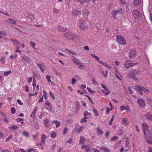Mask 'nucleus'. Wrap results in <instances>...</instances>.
I'll use <instances>...</instances> for the list:
<instances>
[{"instance_id": "obj_1", "label": "nucleus", "mask_w": 152, "mask_h": 152, "mask_svg": "<svg viewBox=\"0 0 152 152\" xmlns=\"http://www.w3.org/2000/svg\"><path fill=\"white\" fill-rule=\"evenodd\" d=\"M88 20H82L79 21V27L81 31H85L88 28V24L87 23Z\"/></svg>"}, {"instance_id": "obj_2", "label": "nucleus", "mask_w": 152, "mask_h": 152, "mask_svg": "<svg viewBox=\"0 0 152 152\" xmlns=\"http://www.w3.org/2000/svg\"><path fill=\"white\" fill-rule=\"evenodd\" d=\"M134 89L137 91L138 93L141 95H142L144 93L147 94L149 92V90L143 87H141L138 86H134Z\"/></svg>"}, {"instance_id": "obj_3", "label": "nucleus", "mask_w": 152, "mask_h": 152, "mask_svg": "<svg viewBox=\"0 0 152 152\" xmlns=\"http://www.w3.org/2000/svg\"><path fill=\"white\" fill-rule=\"evenodd\" d=\"M122 14V11L121 8L118 9V10H114L111 13V15L114 19H117V16Z\"/></svg>"}, {"instance_id": "obj_4", "label": "nucleus", "mask_w": 152, "mask_h": 152, "mask_svg": "<svg viewBox=\"0 0 152 152\" xmlns=\"http://www.w3.org/2000/svg\"><path fill=\"white\" fill-rule=\"evenodd\" d=\"M63 35L69 39H72L76 37L75 35L74 34L70 32H66Z\"/></svg>"}, {"instance_id": "obj_5", "label": "nucleus", "mask_w": 152, "mask_h": 152, "mask_svg": "<svg viewBox=\"0 0 152 152\" xmlns=\"http://www.w3.org/2000/svg\"><path fill=\"white\" fill-rule=\"evenodd\" d=\"M137 103L141 108H144L146 104L144 100L141 98H138L137 101Z\"/></svg>"}, {"instance_id": "obj_6", "label": "nucleus", "mask_w": 152, "mask_h": 152, "mask_svg": "<svg viewBox=\"0 0 152 152\" xmlns=\"http://www.w3.org/2000/svg\"><path fill=\"white\" fill-rule=\"evenodd\" d=\"M117 40L120 44L125 45L126 43V41L122 36L117 35L116 37Z\"/></svg>"}, {"instance_id": "obj_7", "label": "nucleus", "mask_w": 152, "mask_h": 152, "mask_svg": "<svg viewBox=\"0 0 152 152\" xmlns=\"http://www.w3.org/2000/svg\"><path fill=\"white\" fill-rule=\"evenodd\" d=\"M142 126L143 128V130L144 134L149 133L150 132V131L148 130V126L145 122H143L142 124Z\"/></svg>"}, {"instance_id": "obj_8", "label": "nucleus", "mask_w": 152, "mask_h": 152, "mask_svg": "<svg viewBox=\"0 0 152 152\" xmlns=\"http://www.w3.org/2000/svg\"><path fill=\"white\" fill-rule=\"evenodd\" d=\"M150 132L149 133L145 134H144L145 139L147 142L149 144L152 143V136L149 135Z\"/></svg>"}, {"instance_id": "obj_9", "label": "nucleus", "mask_w": 152, "mask_h": 152, "mask_svg": "<svg viewBox=\"0 0 152 152\" xmlns=\"http://www.w3.org/2000/svg\"><path fill=\"white\" fill-rule=\"evenodd\" d=\"M131 61L128 60L126 61L125 62L124 64V67L127 69H128L130 67H132L134 65L137 64V63H131Z\"/></svg>"}, {"instance_id": "obj_10", "label": "nucleus", "mask_w": 152, "mask_h": 152, "mask_svg": "<svg viewBox=\"0 0 152 152\" xmlns=\"http://www.w3.org/2000/svg\"><path fill=\"white\" fill-rule=\"evenodd\" d=\"M136 54V50L135 49L132 50L129 53V56L130 58H133Z\"/></svg>"}, {"instance_id": "obj_11", "label": "nucleus", "mask_w": 152, "mask_h": 152, "mask_svg": "<svg viewBox=\"0 0 152 152\" xmlns=\"http://www.w3.org/2000/svg\"><path fill=\"white\" fill-rule=\"evenodd\" d=\"M90 14V12L87 10H84L82 11V14L83 17L86 18H88Z\"/></svg>"}, {"instance_id": "obj_12", "label": "nucleus", "mask_w": 152, "mask_h": 152, "mask_svg": "<svg viewBox=\"0 0 152 152\" xmlns=\"http://www.w3.org/2000/svg\"><path fill=\"white\" fill-rule=\"evenodd\" d=\"M133 12L135 18H137V17L139 18L141 17V14L138 11L134 10H133Z\"/></svg>"}, {"instance_id": "obj_13", "label": "nucleus", "mask_w": 152, "mask_h": 152, "mask_svg": "<svg viewBox=\"0 0 152 152\" xmlns=\"http://www.w3.org/2000/svg\"><path fill=\"white\" fill-rule=\"evenodd\" d=\"M72 15L75 16L79 15L81 14V12L77 10H72Z\"/></svg>"}, {"instance_id": "obj_14", "label": "nucleus", "mask_w": 152, "mask_h": 152, "mask_svg": "<svg viewBox=\"0 0 152 152\" xmlns=\"http://www.w3.org/2000/svg\"><path fill=\"white\" fill-rule=\"evenodd\" d=\"M99 63L109 69H110L111 68L112 66H109L107 63L104 62L102 61H99Z\"/></svg>"}, {"instance_id": "obj_15", "label": "nucleus", "mask_w": 152, "mask_h": 152, "mask_svg": "<svg viewBox=\"0 0 152 152\" xmlns=\"http://www.w3.org/2000/svg\"><path fill=\"white\" fill-rule=\"evenodd\" d=\"M100 149L105 152H111L110 150L106 147L103 145L100 148Z\"/></svg>"}, {"instance_id": "obj_16", "label": "nucleus", "mask_w": 152, "mask_h": 152, "mask_svg": "<svg viewBox=\"0 0 152 152\" xmlns=\"http://www.w3.org/2000/svg\"><path fill=\"white\" fill-rule=\"evenodd\" d=\"M73 58L72 59V61L75 64L77 65H79L80 64V62L79 60L77 58L72 56Z\"/></svg>"}, {"instance_id": "obj_17", "label": "nucleus", "mask_w": 152, "mask_h": 152, "mask_svg": "<svg viewBox=\"0 0 152 152\" xmlns=\"http://www.w3.org/2000/svg\"><path fill=\"white\" fill-rule=\"evenodd\" d=\"M27 18H28L30 19L31 21H32L34 19V15L33 13H28L27 15Z\"/></svg>"}, {"instance_id": "obj_18", "label": "nucleus", "mask_w": 152, "mask_h": 152, "mask_svg": "<svg viewBox=\"0 0 152 152\" xmlns=\"http://www.w3.org/2000/svg\"><path fill=\"white\" fill-rule=\"evenodd\" d=\"M130 72H131V74H133L134 75H135L138 74L140 73V70L136 69L131 70Z\"/></svg>"}, {"instance_id": "obj_19", "label": "nucleus", "mask_w": 152, "mask_h": 152, "mask_svg": "<svg viewBox=\"0 0 152 152\" xmlns=\"http://www.w3.org/2000/svg\"><path fill=\"white\" fill-rule=\"evenodd\" d=\"M96 132L97 135L99 136L102 135L103 133L102 131L99 128L96 129Z\"/></svg>"}, {"instance_id": "obj_20", "label": "nucleus", "mask_w": 152, "mask_h": 152, "mask_svg": "<svg viewBox=\"0 0 152 152\" xmlns=\"http://www.w3.org/2000/svg\"><path fill=\"white\" fill-rule=\"evenodd\" d=\"M58 29L59 31L61 32L64 31L66 30V28H64L61 26H58Z\"/></svg>"}, {"instance_id": "obj_21", "label": "nucleus", "mask_w": 152, "mask_h": 152, "mask_svg": "<svg viewBox=\"0 0 152 152\" xmlns=\"http://www.w3.org/2000/svg\"><path fill=\"white\" fill-rule=\"evenodd\" d=\"M127 75L129 77L133 78L135 80H138L137 78L136 77L135 75H134L133 74H132L130 71V73L127 74Z\"/></svg>"}, {"instance_id": "obj_22", "label": "nucleus", "mask_w": 152, "mask_h": 152, "mask_svg": "<svg viewBox=\"0 0 152 152\" xmlns=\"http://www.w3.org/2000/svg\"><path fill=\"white\" fill-rule=\"evenodd\" d=\"M7 22L8 23H10L11 25L15 24L16 23V20L10 18H9L7 20Z\"/></svg>"}, {"instance_id": "obj_23", "label": "nucleus", "mask_w": 152, "mask_h": 152, "mask_svg": "<svg viewBox=\"0 0 152 152\" xmlns=\"http://www.w3.org/2000/svg\"><path fill=\"white\" fill-rule=\"evenodd\" d=\"M46 138V136L44 134H43L42 135L41 138V141L44 144L45 142V140Z\"/></svg>"}, {"instance_id": "obj_24", "label": "nucleus", "mask_w": 152, "mask_h": 152, "mask_svg": "<svg viewBox=\"0 0 152 152\" xmlns=\"http://www.w3.org/2000/svg\"><path fill=\"white\" fill-rule=\"evenodd\" d=\"M121 121L125 125H128L129 124V122L128 121V120L125 118H122L121 119Z\"/></svg>"}, {"instance_id": "obj_25", "label": "nucleus", "mask_w": 152, "mask_h": 152, "mask_svg": "<svg viewBox=\"0 0 152 152\" xmlns=\"http://www.w3.org/2000/svg\"><path fill=\"white\" fill-rule=\"evenodd\" d=\"M145 116L148 120L152 121V115L150 113H148L145 115Z\"/></svg>"}, {"instance_id": "obj_26", "label": "nucleus", "mask_w": 152, "mask_h": 152, "mask_svg": "<svg viewBox=\"0 0 152 152\" xmlns=\"http://www.w3.org/2000/svg\"><path fill=\"white\" fill-rule=\"evenodd\" d=\"M85 140V139L82 136H80V140L79 141V144L81 145L83 144Z\"/></svg>"}, {"instance_id": "obj_27", "label": "nucleus", "mask_w": 152, "mask_h": 152, "mask_svg": "<svg viewBox=\"0 0 152 152\" xmlns=\"http://www.w3.org/2000/svg\"><path fill=\"white\" fill-rule=\"evenodd\" d=\"M134 4L135 6L140 5L141 4V0H134Z\"/></svg>"}, {"instance_id": "obj_28", "label": "nucleus", "mask_w": 152, "mask_h": 152, "mask_svg": "<svg viewBox=\"0 0 152 152\" xmlns=\"http://www.w3.org/2000/svg\"><path fill=\"white\" fill-rule=\"evenodd\" d=\"M37 111V109L35 108L33 110L32 113L30 115L31 116V117L32 118L33 117V119H34L35 118V114Z\"/></svg>"}, {"instance_id": "obj_29", "label": "nucleus", "mask_w": 152, "mask_h": 152, "mask_svg": "<svg viewBox=\"0 0 152 152\" xmlns=\"http://www.w3.org/2000/svg\"><path fill=\"white\" fill-rule=\"evenodd\" d=\"M84 115L85 117L88 118L89 117L91 116V114L87 111H85L84 113Z\"/></svg>"}, {"instance_id": "obj_30", "label": "nucleus", "mask_w": 152, "mask_h": 152, "mask_svg": "<svg viewBox=\"0 0 152 152\" xmlns=\"http://www.w3.org/2000/svg\"><path fill=\"white\" fill-rule=\"evenodd\" d=\"M91 55L96 60H97L98 62L99 63V61H100L99 60V58L97 56H96L95 55L93 54H91Z\"/></svg>"}, {"instance_id": "obj_31", "label": "nucleus", "mask_w": 152, "mask_h": 152, "mask_svg": "<svg viewBox=\"0 0 152 152\" xmlns=\"http://www.w3.org/2000/svg\"><path fill=\"white\" fill-rule=\"evenodd\" d=\"M37 66H38L39 67L40 69L41 72L43 73L44 71V70L43 68V66H42L41 64H37Z\"/></svg>"}, {"instance_id": "obj_32", "label": "nucleus", "mask_w": 152, "mask_h": 152, "mask_svg": "<svg viewBox=\"0 0 152 152\" xmlns=\"http://www.w3.org/2000/svg\"><path fill=\"white\" fill-rule=\"evenodd\" d=\"M11 40L12 42L14 43L15 45H19L20 44V42H19L17 40L14 39H11Z\"/></svg>"}, {"instance_id": "obj_33", "label": "nucleus", "mask_w": 152, "mask_h": 152, "mask_svg": "<svg viewBox=\"0 0 152 152\" xmlns=\"http://www.w3.org/2000/svg\"><path fill=\"white\" fill-rule=\"evenodd\" d=\"M23 134L24 136H25L26 137H28L29 136V133L26 131H23Z\"/></svg>"}, {"instance_id": "obj_34", "label": "nucleus", "mask_w": 152, "mask_h": 152, "mask_svg": "<svg viewBox=\"0 0 152 152\" xmlns=\"http://www.w3.org/2000/svg\"><path fill=\"white\" fill-rule=\"evenodd\" d=\"M65 50L66 51H68V52H69V53H71L73 55H77V53L75 52L74 51H72L69 49H66Z\"/></svg>"}, {"instance_id": "obj_35", "label": "nucleus", "mask_w": 152, "mask_h": 152, "mask_svg": "<svg viewBox=\"0 0 152 152\" xmlns=\"http://www.w3.org/2000/svg\"><path fill=\"white\" fill-rule=\"evenodd\" d=\"M87 118L84 116V118L81 119L80 122L81 123H83V122H86L87 121Z\"/></svg>"}, {"instance_id": "obj_36", "label": "nucleus", "mask_w": 152, "mask_h": 152, "mask_svg": "<svg viewBox=\"0 0 152 152\" xmlns=\"http://www.w3.org/2000/svg\"><path fill=\"white\" fill-rule=\"evenodd\" d=\"M101 91H102V92L103 94H104L105 95H109L110 94V91L109 89H108V91H107L102 90Z\"/></svg>"}, {"instance_id": "obj_37", "label": "nucleus", "mask_w": 152, "mask_h": 152, "mask_svg": "<svg viewBox=\"0 0 152 152\" xmlns=\"http://www.w3.org/2000/svg\"><path fill=\"white\" fill-rule=\"evenodd\" d=\"M18 127L16 126H10V130L12 129L13 130H15L17 129Z\"/></svg>"}, {"instance_id": "obj_38", "label": "nucleus", "mask_w": 152, "mask_h": 152, "mask_svg": "<svg viewBox=\"0 0 152 152\" xmlns=\"http://www.w3.org/2000/svg\"><path fill=\"white\" fill-rule=\"evenodd\" d=\"M23 59H24V61L27 62H29L30 60V57H23Z\"/></svg>"}, {"instance_id": "obj_39", "label": "nucleus", "mask_w": 152, "mask_h": 152, "mask_svg": "<svg viewBox=\"0 0 152 152\" xmlns=\"http://www.w3.org/2000/svg\"><path fill=\"white\" fill-rule=\"evenodd\" d=\"M53 11L54 13L57 14L59 13V10L56 8H53Z\"/></svg>"}, {"instance_id": "obj_40", "label": "nucleus", "mask_w": 152, "mask_h": 152, "mask_svg": "<svg viewBox=\"0 0 152 152\" xmlns=\"http://www.w3.org/2000/svg\"><path fill=\"white\" fill-rule=\"evenodd\" d=\"M83 127H80L76 129V130L78 132V134L83 131Z\"/></svg>"}, {"instance_id": "obj_41", "label": "nucleus", "mask_w": 152, "mask_h": 152, "mask_svg": "<svg viewBox=\"0 0 152 152\" xmlns=\"http://www.w3.org/2000/svg\"><path fill=\"white\" fill-rule=\"evenodd\" d=\"M4 61H5V58L4 57H3L1 58V59L0 60V61L1 64H4Z\"/></svg>"}, {"instance_id": "obj_42", "label": "nucleus", "mask_w": 152, "mask_h": 152, "mask_svg": "<svg viewBox=\"0 0 152 152\" xmlns=\"http://www.w3.org/2000/svg\"><path fill=\"white\" fill-rule=\"evenodd\" d=\"M17 56L18 55L17 54H15L14 55H11L10 57V58L11 59L13 60L15 58H16Z\"/></svg>"}, {"instance_id": "obj_43", "label": "nucleus", "mask_w": 152, "mask_h": 152, "mask_svg": "<svg viewBox=\"0 0 152 152\" xmlns=\"http://www.w3.org/2000/svg\"><path fill=\"white\" fill-rule=\"evenodd\" d=\"M46 79H47V81L49 82H51V80L50 79V76L49 75H47L46 76Z\"/></svg>"}, {"instance_id": "obj_44", "label": "nucleus", "mask_w": 152, "mask_h": 152, "mask_svg": "<svg viewBox=\"0 0 152 152\" xmlns=\"http://www.w3.org/2000/svg\"><path fill=\"white\" fill-rule=\"evenodd\" d=\"M93 112L94 113V115L95 116L98 117L99 116V113L97 112V110L96 109H94Z\"/></svg>"}, {"instance_id": "obj_45", "label": "nucleus", "mask_w": 152, "mask_h": 152, "mask_svg": "<svg viewBox=\"0 0 152 152\" xmlns=\"http://www.w3.org/2000/svg\"><path fill=\"white\" fill-rule=\"evenodd\" d=\"M68 130V129L67 127H65L63 130V134L65 135L67 133Z\"/></svg>"}, {"instance_id": "obj_46", "label": "nucleus", "mask_w": 152, "mask_h": 152, "mask_svg": "<svg viewBox=\"0 0 152 152\" xmlns=\"http://www.w3.org/2000/svg\"><path fill=\"white\" fill-rule=\"evenodd\" d=\"M11 112L12 114H14L16 112V109L14 107H12L11 108Z\"/></svg>"}, {"instance_id": "obj_47", "label": "nucleus", "mask_w": 152, "mask_h": 152, "mask_svg": "<svg viewBox=\"0 0 152 152\" xmlns=\"http://www.w3.org/2000/svg\"><path fill=\"white\" fill-rule=\"evenodd\" d=\"M11 71H5L4 72V75L5 76H7L11 72Z\"/></svg>"}, {"instance_id": "obj_48", "label": "nucleus", "mask_w": 152, "mask_h": 152, "mask_svg": "<svg viewBox=\"0 0 152 152\" xmlns=\"http://www.w3.org/2000/svg\"><path fill=\"white\" fill-rule=\"evenodd\" d=\"M108 71L107 70H106V73H105L104 72H102V74L103 75H104V76L105 77H107V75L108 74Z\"/></svg>"}, {"instance_id": "obj_49", "label": "nucleus", "mask_w": 152, "mask_h": 152, "mask_svg": "<svg viewBox=\"0 0 152 152\" xmlns=\"http://www.w3.org/2000/svg\"><path fill=\"white\" fill-rule=\"evenodd\" d=\"M110 134V133L109 130H107L106 132L105 136L107 138H108Z\"/></svg>"}, {"instance_id": "obj_50", "label": "nucleus", "mask_w": 152, "mask_h": 152, "mask_svg": "<svg viewBox=\"0 0 152 152\" xmlns=\"http://www.w3.org/2000/svg\"><path fill=\"white\" fill-rule=\"evenodd\" d=\"M55 123L56 124V128H58L60 124V123L59 122L56 121Z\"/></svg>"}, {"instance_id": "obj_51", "label": "nucleus", "mask_w": 152, "mask_h": 152, "mask_svg": "<svg viewBox=\"0 0 152 152\" xmlns=\"http://www.w3.org/2000/svg\"><path fill=\"white\" fill-rule=\"evenodd\" d=\"M7 33L6 32L4 31L3 32L0 31V35L2 36H4L6 35Z\"/></svg>"}, {"instance_id": "obj_52", "label": "nucleus", "mask_w": 152, "mask_h": 152, "mask_svg": "<svg viewBox=\"0 0 152 152\" xmlns=\"http://www.w3.org/2000/svg\"><path fill=\"white\" fill-rule=\"evenodd\" d=\"M87 89L88 91L91 93L93 94L95 92L94 91L91 90V88L89 87H87Z\"/></svg>"}, {"instance_id": "obj_53", "label": "nucleus", "mask_w": 152, "mask_h": 152, "mask_svg": "<svg viewBox=\"0 0 152 152\" xmlns=\"http://www.w3.org/2000/svg\"><path fill=\"white\" fill-rule=\"evenodd\" d=\"M13 137V136L12 135H10L9 137H8L6 139V141L7 142L8 141L12 138Z\"/></svg>"}, {"instance_id": "obj_54", "label": "nucleus", "mask_w": 152, "mask_h": 152, "mask_svg": "<svg viewBox=\"0 0 152 152\" xmlns=\"http://www.w3.org/2000/svg\"><path fill=\"white\" fill-rule=\"evenodd\" d=\"M49 94L50 96L52 98V99L53 100H54L55 99V97L54 96L53 94V93L52 92H50L49 93Z\"/></svg>"}, {"instance_id": "obj_55", "label": "nucleus", "mask_w": 152, "mask_h": 152, "mask_svg": "<svg viewBox=\"0 0 152 152\" xmlns=\"http://www.w3.org/2000/svg\"><path fill=\"white\" fill-rule=\"evenodd\" d=\"M79 66L78 68L81 70H83L84 69V66L83 64L79 65Z\"/></svg>"}, {"instance_id": "obj_56", "label": "nucleus", "mask_w": 152, "mask_h": 152, "mask_svg": "<svg viewBox=\"0 0 152 152\" xmlns=\"http://www.w3.org/2000/svg\"><path fill=\"white\" fill-rule=\"evenodd\" d=\"M77 91L81 95L83 94H85L84 92L82 91L81 90H77Z\"/></svg>"}, {"instance_id": "obj_57", "label": "nucleus", "mask_w": 152, "mask_h": 152, "mask_svg": "<svg viewBox=\"0 0 152 152\" xmlns=\"http://www.w3.org/2000/svg\"><path fill=\"white\" fill-rule=\"evenodd\" d=\"M118 138V137L117 136H114L111 139V140L115 141Z\"/></svg>"}, {"instance_id": "obj_58", "label": "nucleus", "mask_w": 152, "mask_h": 152, "mask_svg": "<svg viewBox=\"0 0 152 152\" xmlns=\"http://www.w3.org/2000/svg\"><path fill=\"white\" fill-rule=\"evenodd\" d=\"M56 134L55 132H53L51 134V137L52 138H54L56 137Z\"/></svg>"}, {"instance_id": "obj_59", "label": "nucleus", "mask_w": 152, "mask_h": 152, "mask_svg": "<svg viewBox=\"0 0 152 152\" xmlns=\"http://www.w3.org/2000/svg\"><path fill=\"white\" fill-rule=\"evenodd\" d=\"M126 107L125 106H124L122 105V106H121V107H120V110L121 111H123L124 110H125V109H126Z\"/></svg>"}, {"instance_id": "obj_60", "label": "nucleus", "mask_w": 152, "mask_h": 152, "mask_svg": "<svg viewBox=\"0 0 152 152\" xmlns=\"http://www.w3.org/2000/svg\"><path fill=\"white\" fill-rule=\"evenodd\" d=\"M29 43H30V44L31 45V46H32L33 48H34V46H35V43H34V42H32V41H30V42H29Z\"/></svg>"}, {"instance_id": "obj_61", "label": "nucleus", "mask_w": 152, "mask_h": 152, "mask_svg": "<svg viewBox=\"0 0 152 152\" xmlns=\"http://www.w3.org/2000/svg\"><path fill=\"white\" fill-rule=\"evenodd\" d=\"M18 122H20L21 121H23V119L21 118H18L16 120Z\"/></svg>"}, {"instance_id": "obj_62", "label": "nucleus", "mask_w": 152, "mask_h": 152, "mask_svg": "<svg viewBox=\"0 0 152 152\" xmlns=\"http://www.w3.org/2000/svg\"><path fill=\"white\" fill-rule=\"evenodd\" d=\"M76 82V80L74 78H72V85H74L75 84Z\"/></svg>"}, {"instance_id": "obj_63", "label": "nucleus", "mask_w": 152, "mask_h": 152, "mask_svg": "<svg viewBox=\"0 0 152 152\" xmlns=\"http://www.w3.org/2000/svg\"><path fill=\"white\" fill-rule=\"evenodd\" d=\"M45 104L46 105L48 106H50L51 105L50 103L48 101H47L45 102Z\"/></svg>"}, {"instance_id": "obj_64", "label": "nucleus", "mask_w": 152, "mask_h": 152, "mask_svg": "<svg viewBox=\"0 0 152 152\" xmlns=\"http://www.w3.org/2000/svg\"><path fill=\"white\" fill-rule=\"evenodd\" d=\"M0 148L1 149V152H9V151L7 149H6L5 150L2 149L0 147Z\"/></svg>"}]
</instances>
